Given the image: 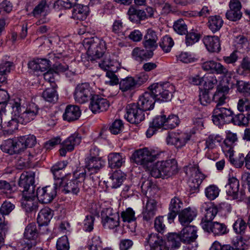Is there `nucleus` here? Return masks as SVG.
Wrapping results in <instances>:
<instances>
[{
  "label": "nucleus",
  "mask_w": 250,
  "mask_h": 250,
  "mask_svg": "<svg viewBox=\"0 0 250 250\" xmlns=\"http://www.w3.org/2000/svg\"><path fill=\"white\" fill-rule=\"evenodd\" d=\"M35 173L32 171H25L23 172L19 181V186L20 190L22 192L24 201L22 202L26 211H32L36 208L34 205L32 198L34 197L35 186Z\"/></svg>",
  "instance_id": "obj_1"
},
{
  "label": "nucleus",
  "mask_w": 250,
  "mask_h": 250,
  "mask_svg": "<svg viewBox=\"0 0 250 250\" xmlns=\"http://www.w3.org/2000/svg\"><path fill=\"white\" fill-rule=\"evenodd\" d=\"M83 46L87 49L88 60L91 61L100 59L106 49L105 41L97 37L85 39Z\"/></svg>",
  "instance_id": "obj_2"
},
{
  "label": "nucleus",
  "mask_w": 250,
  "mask_h": 250,
  "mask_svg": "<svg viewBox=\"0 0 250 250\" xmlns=\"http://www.w3.org/2000/svg\"><path fill=\"white\" fill-rule=\"evenodd\" d=\"M173 86L168 83H155L148 87L155 100L159 102H167L172 97V90Z\"/></svg>",
  "instance_id": "obj_3"
},
{
  "label": "nucleus",
  "mask_w": 250,
  "mask_h": 250,
  "mask_svg": "<svg viewBox=\"0 0 250 250\" xmlns=\"http://www.w3.org/2000/svg\"><path fill=\"white\" fill-rule=\"evenodd\" d=\"M157 156L154 152L149 150L145 147L138 149L133 153L131 156L133 161L138 165L142 166L146 169L153 166V162L156 160Z\"/></svg>",
  "instance_id": "obj_4"
},
{
  "label": "nucleus",
  "mask_w": 250,
  "mask_h": 250,
  "mask_svg": "<svg viewBox=\"0 0 250 250\" xmlns=\"http://www.w3.org/2000/svg\"><path fill=\"white\" fill-rule=\"evenodd\" d=\"M99 149L95 146L90 150L89 155L85 159V168L91 174L97 173L104 165V162L98 157Z\"/></svg>",
  "instance_id": "obj_5"
},
{
  "label": "nucleus",
  "mask_w": 250,
  "mask_h": 250,
  "mask_svg": "<svg viewBox=\"0 0 250 250\" xmlns=\"http://www.w3.org/2000/svg\"><path fill=\"white\" fill-rule=\"evenodd\" d=\"M233 115V111L230 108L216 104L213 111L212 120L215 125L218 126L229 124L232 121Z\"/></svg>",
  "instance_id": "obj_6"
},
{
  "label": "nucleus",
  "mask_w": 250,
  "mask_h": 250,
  "mask_svg": "<svg viewBox=\"0 0 250 250\" xmlns=\"http://www.w3.org/2000/svg\"><path fill=\"white\" fill-rule=\"evenodd\" d=\"M125 119L131 124H138L145 119V113L136 104H128L125 108Z\"/></svg>",
  "instance_id": "obj_7"
},
{
  "label": "nucleus",
  "mask_w": 250,
  "mask_h": 250,
  "mask_svg": "<svg viewBox=\"0 0 250 250\" xmlns=\"http://www.w3.org/2000/svg\"><path fill=\"white\" fill-rule=\"evenodd\" d=\"M94 95L92 88L87 83L78 84L75 88L74 97L76 102L84 104Z\"/></svg>",
  "instance_id": "obj_8"
},
{
  "label": "nucleus",
  "mask_w": 250,
  "mask_h": 250,
  "mask_svg": "<svg viewBox=\"0 0 250 250\" xmlns=\"http://www.w3.org/2000/svg\"><path fill=\"white\" fill-rule=\"evenodd\" d=\"M59 189L57 184L48 186L42 188H38L36 195L39 201L42 204H48L52 202L57 195V190Z\"/></svg>",
  "instance_id": "obj_9"
},
{
  "label": "nucleus",
  "mask_w": 250,
  "mask_h": 250,
  "mask_svg": "<svg viewBox=\"0 0 250 250\" xmlns=\"http://www.w3.org/2000/svg\"><path fill=\"white\" fill-rule=\"evenodd\" d=\"M38 235V231L35 223H30L26 226L24 232V239L27 240L24 244L25 250H28L36 245Z\"/></svg>",
  "instance_id": "obj_10"
},
{
  "label": "nucleus",
  "mask_w": 250,
  "mask_h": 250,
  "mask_svg": "<svg viewBox=\"0 0 250 250\" xmlns=\"http://www.w3.org/2000/svg\"><path fill=\"white\" fill-rule=\"evenodd\" d=\"M9 104L10 105V107L13 109L14 116L17 117L18 122H19L20 124H26L31 121L25 111L21 113L22 106L21 105V100L20 99L17 98L12 99L10 101Z\"/></svg>",
  "instance_id": "obj_11"
},
{
  "label": "nucleus",
  "mask_w": 250,
  "mask_h": 250,
  "mask_svg": "<svg viewBox=\"0 0 250 250\" xmlns=\"http://www.w3.org/2000/svg\"><path fill=\"white\" fill-rule=\"evenodd\" d=\"M121 217L123 221L126 223L124 225L128 229V231L133 233L135 232L136 228L135 211L132 208H128L121 213Z\"/></svg>",
  "instance_id": "obj_12"
},
{
  "label": "nucleus",
  "mask_w": 250,
  "mask_h": 250,
  "mask_svg": "<svg viewBox=\"0 0 250 250\" xmlns=\"http://www.w3.org/2000/svg\"><path fill=\"white\" fill-rule=\"evenodd\" d=\"M109 104L106 99L98 95H93L90 98L89 108L93 113L106 111L109 107Z\"/></svg>",
  "instance_id": "obj_13"
},
{
  "label": "nucleus",
  "mask_w": 250,
  "mask_h": 250,
  "mask_svg": "<svg viewBox=\"0 0 250 250\" xmlns=\"http://www.w3.org/2000/svg\"><path fill=\"white\" fill-rule=\"evenodd\" d=\"M239 181L235 177H232L228 179V183L225 186L226 191L228 195L231 197L233 199L239 198H242L244 196L243 192L239 191Z\"/></svg>",
  "instance_id": "obj_14"
},
{
  "label": "nucleus",
  "mask_w": 250,
  "mask_h": 250,
  "mask_svg": "<svg viewBox=\"0 0 250 250\" xmlns=\"http://www.w3.org/2000/svg\"><path fill=\"white\" fill-rule=\"evenodd\" d=\"M158 166L162 170L163 178L176 174L178 170L177 162L173 159L159 161Z\"/></svg>",
  "instance_id": "obj_15"
},
{
  "label": "nucleus",
  "mask_w": 250,
  "mask_h": 250,
  "mask_svg": "<svg viewBox=\"0 0 250 250\" xmlns=\"http://www.w3.org/2000/svg\"><path fill=\"white\" fill-rule=\"evenodd\" d=\"M190 139V136L187 134H178L174 132H168L166 141L167 144L174 145L176 147H181L185 146Z\"/></svg>",
  "instance_id": "obj_16"
},
{
  "label": "nucleus",
  "mask_w": 250,
  "mask_h": 250,
  "mask_svg": "<svg viewBox=\"0 0 250 250\" xmlns=\"http://www.w3.org/2000/svg\"><path fill=\"white\" fill-rule=\"evenodd\" d=\"M156 102V100H155L153 95L149 90L148 91L145 92L140 97L136 104L145 112L152 109Z\"/></svg>",
  "instance_id": "obj_17"
},
{
  "label": "nucleus",
  "mask_w": 250,
  "mask_h": 250,
  "mask_svg": "<svg viewBox=\"0 0 250 250\" xmlns=\"http://www.w3.org/2000/svg\"><path fill=\"white\" fill-rule=\"evenodd\" d=\"M229 10L226 13L227 19L231 21H237L240 20L242 16L241 11V4L238 0H231L229 2Z\"/></svg>",
  "instance_id": "obj_18"
},
{
  "label": "nucleus",
  "mask_w": 250,
  "mask_h": 250,
  "mask_svg": "<svg viewBox=\"0 0 250 250\" xmlns=\"http://www.w3.org/2000/svg\"><path fill=\"white\" fill-rule=\"evenodd\" d=\"M203 229L207 232H212L215 236L225 235L229 231L225 224L218 222H212L209 225L205 224Z\"/></svg>",
  "instance_id": "obj_19"
},
{
  "label": "nucleus",
  "mask_w": 250,
  "mask_h": 250,
  "mask_svg": "<svg viewBox=\"0 0 250 250\" xmlns=\"http://www.w3.org/2000/svg\"><path fill=\"white\" fill-rule=\"evenodd\" d=\"M21 145L19 139H8L1 145V150L10 155L21 152Z\"/></svg>",
  "instance_id": "obj_20"
},
{
  "label": "nucleus",
  "mask_w": 250,
  "mask_h": 250,
  "mask_svg": "<svg viewBox=\"0 0 250 250\" xmlns=\"http://www.w3.org/2000/svg\"><path fill=\"white\" fill-rule=\"evenodd\" d=\"M183 206V202L179 198L175 196L171 199L168 207L169 212L167 214V220L169 222L171 223L173 221L177 215L179 213Z\"/></svg>",
  "instance_id": "obj_21"
},
{
  "label": "nucleus",
  "mask_w": 250,
  "mask_h": 250,
  "mask_svg": "<svg viewBox=\"0 0 250 250\" xmlns=\"http://www.w3.org/2000/svg\"><path fill=\"white\" fill-rule=\"evenodd\" d=\"M197 229L194 226H188L184 228L181 231V241L184 243H190L195 241L197 238Z\"/></svg>",
  "instance_id": "obj_22"
},
{
  "label": "nucleus",
  "mask_w": 250,
  "mask_h": 250,
  "mask_svg": "<svg viewBox=\"0 0 250 250\" xmlns=\"http://www.w3.org/2000/svg\"><path fill=\"white\" fill-rule=\"evenodd\" d=\"M158 38L156 32L154 30L149 29L147 31V33L144 36V41L143 42V45L146 49L148 50L153 51L155 50L158 44L157 42Z\"/></svg>",
  "instance_id": "obj_23"
},
{
  "label": "nucleus",
  "mask_w": 250,
  "mask_h": 250,
  "mask_svg": "<svg viewBox=\"0 0 250 250\" xmlns=\"http://www.w3.org/2000/svg\"><path fill=\"white\" fill-rule=\"evenodd\" d=\"M202 210L206 211L204 217L203 218L201 225L202 228L205 224L209 225L212 223V220L214 218L218 212V209L216 207L211 205L208 206L206 203L203 204L202 206Z\"/></svg>",
  "instance_id": "obj_24"
},
{
  "label": "nucleus",
  "mask_w": 250,
  "mask_h": 250,
  "mask_svg": "<svg viewBox=\"0 0 250 250\" xmlns=\"http://www.w3.org/2000/svg\"><path fill=\"white\" fill-rule=\"evenodd\" d=\"M157 210V201L153 199L148 198L143 211L144 220L146 221L151 220L156 215Z\"/></svg>",
  "instance_id": "obj_25"
},
{
  "label": "nucleus",
  "mask_w": 250,
  "mask_h": 250,
  "mask_svg": "<svg viewBox=\"0 0 250 250\" xmlns=\"http://www.w3.org/2000/svg\"><path fill=\"white\" fill-rule=\"evenodd\" d=\"M197 216V210L190 207L183 209L179 213V220L184 226L188 225Z\"/></svg>",
  "instance_id": "obj_26"
},
{
  "label": "nucleus",
  "mask_w": 250,
  "mask_h": 250,
  "mask_svg": "<svg viewBox=\"0 0 250 250\" xmlns=\"http://www.w3.org/2000/svg\"><path fill=\"white\" fill-rule=\"evenodd\" d=\"M207 50L211 53H218L221 50L220 40L216 36H207L203 40Z\"/></svg>",
  "instance_id": "obj_27"
},
{
  "label": "nucleus",
  "mask_w": 250,
  "mask_h": 250,
  "mask_svg": "<svg viewBox=\"0 0 250 250\" xmlns=\"http://www.w3.org/2000/svg\"><path fill=\"white\" fill-rule=\"evenodd\" d=\"M102 223L105 229H113L117 228L120 225V217L117 214L103 215Z\"/></svg>",
  "instance_id": "obj_28"
},
{
  "label": "nucleus",
  "mask_w": 250,
  "mask_h": 250,
  "mask_svg": "<svg viewBox=\"0 0 250 250\" xmlns=\"http://www.w3.org/2000/svg\"><path fill=\"white\" fill-rule=\"evenodd\" d=\"M81 186L80 182L77 179H73L64 183L61 187L58 186L59 189H61L65 193H72L73 194H77L80 191V188Z\"/></svg>",
  "instance_id": "obj_29"
},
{
  "label": "nucleus",
  "mask_w": 250,
  "mask_h": 250,
  "mask_svg": "<svg viewBox=\"0 0 250 250\" xmlns=\"http://www.w3.org/2000/svg\"><path fill=\"white\" fill-rule=\"evenodd\" d=\"M81 115L80 109L78 106L67 105L63 114V119L69 122L77 120Z\"/></svg>",
  "instance_id": "obj_30"
},
{
  "label": "nucleus",
  "mask_w": 250,
  "mask_h": 250,
  "mask_svg": "<svg viewBox=\"0 0 250 250\" xmlns=\"http://www.w3.org/2000/svg\"><path fill=\"white\" fill-rule=\"evenodd\" d=\"M28 67L36 72H44L47 70L51 66L50 60L45 59H37L30 62Z\"/></svg>",
  "instance_id": "obj_31"
},
{
  "label": "nucleus",
  "mask_w": 250,
  "mask_h": 250,
  "mask_svg": "<svg viewBox=\"0 0 250 250\" xmlns=\"http://www.w3.org/2000/svg\"><path fill=\"white\" fill-rule=\"evenodd\" d=\"M66 166L65 161L60 162L54 165L51 171L54 175V179L56 180L54 184H57L58 186L61 187L62 184V181L64 174L62 173V170Z\"/></svg>",
  "instance_id": "obj_32"
},
{
  "label": "nucleus",
  "mask_w": 250,
  "mask_h": 250,
  "mask_svg": "<svg viewBox=\"0 0 250 250\" xmlns=\"http://www.w3.org/2000/svg\"><path fill=\"white\" fill-rule=\"evenodd\" d=\"M72 18L74 20H84L88 15L89 8L87 5L76 3L73 6Z\"/></svg>",
  "instance_id": "obj_33"
},
{
  "label": "nucleus",
  "mask_w": 250,
  "mask_h": 250,
  "mask_svg": "<svg viewBox=\"0 0 250 250\" xmlns=\"http://www.w3.org/2000/svg\"><path fill=\"white\" fill-rule=\"evenodd\" d=\"M229 90L228 86L218 85L217 90L214 93L213 100L217 103V104L223 105L225 103V100L227 99L226 94L229 92Z\"/></svg>",
  "instance_id": "obj_34"
},
{
  "label": "nucleus",
  "mask_w": 250,
  "mask_h": 250,
  "mask_svg": "<svg viewBox=\"0 0 250 250\" xmlns=\"http://www.w3.org/2000/svg\"><path fill=\"white\" fill-rule=\"evenodd\" d=\"M126 175L121 170H116L109 178V184L111 188H117L120 187L126 178Z\"/></svg>",
  "instance_id": "obj_35"
},
{
  "label": "nucleus",
  "mask_w": 250,
  "mask_h": 250,
  "mask_svg": "<svg viewBox=\"0 0 250 250\" xmlns=\"http://www.w3.org/2000/svg\"><path fill=\"white\" fill-rule=\"evenodd\" d=\"M186 175L189 177L200 183H202L205 179L204 175L195 166H188L185 167Z\"/></svg>",
  "instance_id": "obj_36"
},
{
  "label": "nucleus",
  "mask_w": 250,
  "mask_h": 250,
  "mask_svg": "<svg viewBox=\"0 0 250 250\" xmlns=\"http://www.w3.org/2000/svg\"><path fill=\"white\" fill-rule=\"evenodd\" d=\"M52 216V211L50 208H44L42 209L39 212L37 217V222L39 226L47 225Z\"/></svg>",
  "instance_id": "obj_37"
},
{
  "label": "nucleus",
  "mask_w": 250,
  "mask_h": 250,
  "mask_svg": "<svg viewBox=\"0 0 250 250\" xmlns=\"http://www.w3.org/2000/svg\"><path fill=\"white\" fill-rule=\"evenodd\" d=\"M153 55L152 50L140 49L138 47L135 48L132 52L133 58L137 61L142 62L151 58Z\"/></svg>",
  "instance_id": "obj_38"
},
{
  "label": "nucleus",
  "mask_w": 250,
  "mask_h": 250,
  "mask_svg": "<svg viewBox=\"0 0 250 250\" xmlns=\"http://www.w3.org/2000/svg\"><path fill=\"white\" fill-rule=\"evenodd\" d=\"M146 241L151 248V250H162L163 241L158 234L154 233L149 234Z\"/></svg>",
  "instance_id": "obj_39"
},
{
  "label": "nucleus",
  "mask_w": 250,
  "mask_h": 250,
  "mask_svg": "<svg viewBox=\"0 0 250 250\" xmlns=\"http://www.w3.org/2000/svg\"><path fill=\"white\" fill-rule=\"evenodd\" d=\"M120 89L122 92L131 91L135 88L134 78L132 77H127L122 79L119 83Z\"/></svg>",
  "instance_id": "obj_40"
},
{
  "label": "nucleus",
  "mask_w": 250,
  "mask_h": 250,
  "mask_svg": "<svg viewBox=\"0 0 250 250\" xmlns=\"http://www.w3.org/2000/svg\"><path fill=\"white\" fill-rule=\"evenodd\" d=\"M181 236L175 233L168 234L166 245L168 249L172 250L179 248L181 245Z\"/></svg>",
  "instance_id": "obj_41"
},
{
  "label": "nucleus",
  "mask_w": 250,
  "mask_h": 250,
  "mask_svg": "<svg viewBox=\"0 0 250 250\" xmlns=\"http://www.w3.org/2000/svg\"><path fill=\"white\" fill-rule=\"evenodd\" d=\"M223 23V21L220 16H210L208 19V26L213 33H215L221 29Z\"/></svg>",
  "instance_id": "obj_42"
},
{
  "label": "nucleus",
  "mask_w": 250,
  "mask_h": 250,
  "mask_svg": "<svg viewBox=\"0 0 250 250\" xmlns=\"http://www.w3.org/2000/svg\"><path fill=\"white\" fill-rule=\"evenodd\" d=\"M108 164L112 168H118L122 166L124 162V158L120 153H112L108 156Z\"/></svg>",
  "instance_id": "obj_43"
},
{
  "label": "nucleus",
  "mask_w": 250,
  "mask_h": 250,
  "mask_svg": "<svg viewBox=\"0 0 250 250\" xmlns=\"http://www.w3.org/2000/svg\"><path fill=\"white\" fill-rule=\"evenodd\" d=\"M19 140L21 145V151L27 147H32L36 144V138L33 135L30 134L20 137Z\"/></svg>",
  "instance_id": "obj_44"
},
{
  "label": "nucleus",
  "mask_w": 250,
  "mask_h": 250,
  "mask_svg": "<svg viewBox=\"0 0 250 250\" xmlns=\"http://www.w3.org/2000/svg\"><path fill=\"white\" fill-rule=\"evenodd\" d=\"M237 73L242 76H246L250 72V57H244L236 69Z\"/></svg>",
  "instance_id": "obj_45"
},
{
  "label": "nucleus",
  "mask_w": 250,
  "mask_h": 250,
  "mask_svg": "<svg viewBox=\"0 0 250 250\" xmlns=\"http://www.w3.org/2000/svg\"><path fill=\"white\" fill-rule=\"evenodd\" d=\"M113 66L109 72H106L105 74L106 77L108 79V80L105 81V83L112 86L117 85L119 83L118 77L115 74L119 69H117L116 66Z\"/></svg>",
  "instance_id": "obj_46"
},
{
  "label": "nucleus",
  "mask_w": 250,
  "mask_h": 250,
  "mask_svg": "<svg viewBox=\"0 0 250 250\" xmlns=\"http://www.w3.org/2000/svg\"><path fill=\"white\" fill-rule=\"evenodd\" d=\"M42 96L45 101L51 103L57 101L58 97L55 87L47 88L42 93Z\"/></svg>",
  "instance_id": "obj_47"
},
{
  "label": "nucleus",
  "mask_w": 250,
  "mask_h": 250,
  "mask_svg": "<svg viewBox=\"0 0 250 250\" xmlns=\"http://www.w3.org/2000/svg\"><path fill=\"white\" fill-rule=\"evenodd\" d=\"M100 68L105 71L109 72L113 66H116L117 69H120V64L116 61L111 60L109 57L105 58L104 60L99 62Z\"/></svg>",
  "instance_id": "obj_48"
},
{
  "label": "nucleus",
  "mask_w": 250,
  "mask_h": 250,
  "mask_svg": "<svg viewBox=\"0 0 250 250\" xmlns=\"http://www.w3.org/2000/svg\"><path fill=\"white\" fill-rule=\"evenodd\" d=\"M247 226V223L242 218H238L233 225V229L236 233L243 235Z\"/></svg>",
  "instance_id": "obj_49"
},
{
  "label": "nucleus",
  "mask_w": 250,
  "mask_h": 250,
  "mask_svg": "<svg viewBox=\"0 0 250 250\" xmlns=\"http://www.w3.org/2000/svg\"><path fill=\"white\" fill-rule=\"evenodd\" d=\"M222 138L219 135H210L206 140L205 148L212 149L216 146L217 143H220Z\"/></svg>",
  "instance_id": "obj_50"
},
{
  "label": "nucleus",
  "mask_w": 250,
  "mask_h": 250,
  "mask_svg": "<svg viewBox=\"0 0 250 250\" xmlns=\"http://www.w3.org/2000/svg\"><path fill=\"white\" fill-rule=\"evenodd\" d=\"M173 44L172 39L168 36L164 37L159 43L160 46L165 52H169Z\"/></svg>",
  "instance_id": "obj_51"
},
{
  "label": "nucleus",
  "mask_w": 250,
  "mask_h": 250,
  "mask_svg": "<svg viewBox=\"0 0 250 250\" xmlns=\"http://www.w3.org/2000/svg\"><path fill=\"white\" fill-rule=\"evenodd\" d=\"M48 9L46 0H42L34 8L32 13L34 17H38L42 13L45 16Z\"/></svg>",
  "instance_id": "obj_52"
},
{
  "label": "nucleus",
  "mask_w": 250,
  "mask_h": 250,
  "mask_svg": "<svg viewBox=\"0 0 250 250\" xmlns=\"http://www.w3.org/2000/svg\"><path fill=\"white\" fill-rule=\"evenodd\" d=\"M173 29L176 33L180 35H184L188 33L187 26L184 20L181 19L174 23Z\"/></svg>",
  "instance_id": "obj_53"
},
{
  "label": "nucleus",
  "mask_w": 250,
  "mask_h": 250,
  "mask_svg": "<svg viewBox=\"0 0 250 250\" xmlns=\"http://www.w3.org/2000/svg\"><path fill=\"white\" fill-rule=\"evenodd\" d=\"M219 192L218 188L213 185L209 186L205 189L206 196L210 200H213L218 197Z\"/></svg>",
  "instance_id": "obj_54"
},
{
  "label": "nucleus",
  "mask_w": 250,
  "mask_h": 250,
  "mask_svg": "<svg viewBox=\"0 0 250 250\" xmlns=\"http://www.w3.org/2000/svg\"><path fill=\"white\" fill-rule=\"evenodd\" d=\"M124 29L123 22L121 20H115L112 25V32L118 36H121L122 38L125 36V33L123 32Z\"/></svg>",
  "instance_id": "obj_55"
},
{
  "label": "nucleus",
  "mask_w": 250,
  "mask_h": 250,
  "mask_svg": "<svg viewBox=\"0 0 250 250\" xmlns=\"http://www.w3.org/2000/svg\"><path fill=\"white\" fill-rule=\"evenodd\" d=\"M229 161L236 167H241L245 162V155L242 153H239L238 157L234 158L233 157V153L230 151L229 152Z\"/></svg>",
  "instance_id": "obj_56"
},
{
  "label": "nucleus",
  "mask_w": 250,
  "mask_h": 250,
  "mask_svg": "<svg viewBox=\"0 0 250 250\" xmlns=\"http://www.w3.org/2000/svg\"><path fill=\"white\" fill-rule=\"evenodd\" d=\"M179 124V119L177 116L174 115H169L166 117L165 125V129H172L175 127Z\"/></svg>",
  "instance_id": "obj_57"
},
{
  "label": "nucleus",
  "mask_w": 250,
  "mask_h": 250,
  "mask_svg": "<svg viewBox=\"0 0 250 250\" xmlns=\"http://www.w3.org/2000/svg\"><path fill=\"white\" fill-rule=\"evenodd\" d=\"M234 125L241 126L246 125L249 123V119L243 113H240L236 115L235 116H232L231 122Z\"/></svg>",
  "instance_id": "obj_58"
},
{
  "label": "nucleus",
  "mask_w": 250,
  "mask_h": 250,
  "mask_svg": "<svg viewBox=\"0 0 250 250\" xmlns=\"http://www.w3.org/2000/svg\"><path fill=\"white\" fill-rule=\"evenodd\" d=\"M236 87L238 91L246 95L250 96V83L237 81Z\"/></svg>",
  "instance_id": "obj_59"
},
{
  "label": "nucleus",
  "mask_w": 250,
  "mask_h": 250,
  "mask_svg": "<svg viewBox=\"0 0 250 250\" xmlns=\"http://www.w3.org/2000/svg\"><path fill=\"white\" fill-rule=\"evenodd\" d=\"M200 39V35L192 30L188 33L186 37V43L187 46L191 45L197 42Z\"/></svg>",
  "instance_id": "obj_60"
},
{
  "label": "nucleus",
  "mask_w": 250,
  "mask_h": 250,
  "mask_svg": "<svg viewBox=\"0 0 250 250\" xmlns=\"http://www.w3.org/2000/svg\"><path fill=\"white\" fill-rule=\"evenodd\" d=\"M124 128L123 122L121 120H116L109 127V130L113 134L120 133Z\"/></svg>",
  "instance_id": "obj_61"
},
{
  "label": "nucleus",
  "mask_w": 250,
  "mask_h": 250,
  "mask_svg": "<svg viewBox=\"0 0 250 250\" xmlns=\"http://www.w3.org/2000/svg\"><path fill=\"white\" fill-rule=\"evenodd\" d=\"M214 73L226 77L231 75L228 68L220 62H216Z\"/></svg>",
  "instance_id": "obj_62"
},
{
  "label": "nucleus",
  "mask_w": 250,
  "mask_h": 250,
  "mask_svg": "<svg viewBox=\"0 0 250 250\" xmlns=\"http://www.w3.org/2000/svg\"><path fill=\"white\" fill-rule=\"evenodd\" d=\"M39 111V108L37 105L34 103H32L29 104V107L25 110V113L30 121L34 120L38 114Z\"/></svg>",
  "instance_id": "obj_63"
},
{
  "label": "nucleus",
  "mask_w": 250,
  "mask_h": 250,
  "mask_svg": "<svg viewBox=\"0 0 250 250\" xmlns=\"http://www.w3.org/2000/svg\"><path fill=\"white\" fill-rule=\"evenodd\" d=\"M57 250H68L69 249V245L67 237L64 235L60 238L56 244Z\"/></svg>",
  "instance_id": "obj_64"
}]
</instances>
